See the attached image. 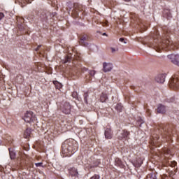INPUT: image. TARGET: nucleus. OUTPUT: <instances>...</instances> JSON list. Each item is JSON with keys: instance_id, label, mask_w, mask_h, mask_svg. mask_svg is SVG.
Segmentation results:
<instances>
[{"instance_id": "obj_1", "label": "nucleus", "mask_w": 179, "mask_h": 179, "mask_svg": "<svg viewBox=\"0 0 179 179\" xmlns=\"http://www.w3.org/2000/svg\"><path fill=\"white\" fill-rule=\"evenodd\" d=\"M156 45H155V50L157 52H162L164 48H168V50H174V45L173 42L169 38H163L160 36L158 31H156L155 36L154 37Z\"/></svg>"}, {"instance_id": "obj_2", "label": "nucleus", "mask_w": 179, "mask_h": 179, "mask_svg": "<svg viewBox=\"0 0 179 179\" xmlns=\"http://www.w3.org/2000/svg\"><path fill=\"white\" fill-rule=\"evenodd\" d=\"M78 43L80 45H82L83 47H87V45H89V42L90 41V36L87 35V34H81L78 36Z\"/></svg>"}, {"instance_id": "obj_3", "label": "nucleus", "mask_w": 179, "mask_h": 179, "mask_svg": "<svg viewBox=\"0 0 179 179\" xmlns=\"http://www.w3.org/2000/svg\"><path fill=\"white\" fill-rule=\"evenodd\" d=\"M23 120L25 121V122L31 124V122H34V121L37 120V117H36V115L33 112L27 111V113L24 114Z\"/></svg>"}, {"instance_id": "obj_4", "label": "nucleus", "mask_w": 179, "mask_h": 179, "mask_svg": "<svg viewBox=\"0 0 179 179\" xmlns=\"http://www.w3.org/2000/svg\"><path fill=\"white\" fill-rule=\"evenodd\" d=\"M169 87L179 89V72H178L173 78L171 79Z\"/></svg>"}, {"instance_id": "obj_5", "label": "nucleus", "mask_w": 179, "mask_h": 179, "mask_svg": "<svg viewBox=\"0 0 179 179\" xmlns=\"http://www.w3.org/2000/svg\"><path fill=\"white\" fill-rule=\"evenodd\" d=\"M82 10H83V6L78 3H75L72 13L73 17H79V12H82Z\"/></svg>"}, {"instance_id": "obj_6", "label": "nucleus", "mask_w": 179, "mask_h": 179, "mask_svg": "<svg viewBox=\"0 0 179 179\" xmlns=\"http://www.w3.org/2000/svg\"><path fill=\"white\" fill-rule=\"evenodd\" d=\"M129 135H131V132H129L127 129H123L122 132L118 135L117 139H119V141H122L123 139H128L129 138Z\"/></svg>"}, {"instance_id": "obj_7", "label": "nucleus", "mask_w": 179, "mask_h": 179, "mask_svg": "<svg viewBox=\"0 0 179 179\" xmlns=\"http://www.w3.org/2000/svg\"><path fill=\"white\" fill-rule=\"evenodd\" d=\"M161 129L164 132V135H171L173 134V129L169 125L162 124L160 126Z\"/></svg>"}, {"instance_id": "obj_8", "label": "nucleus", "mask_w": 179, "mask_h": 179, "mask_svg": "<svg viewBox=\"0 0 179 179\" xmlns=\"http://www.w3.org/2000/svg\"><path fill=\"white\" fill-rule=\"evenodd\" d=\"M71 149H72L71 148V145H69V143H68V141H64L62 144V153H69V152H71Z\"/></svg>"}, {"instance_id": "obj_9", "label": "nucleus", "mask_w": 179, "mask_h": 179, "mask_svg": "<svg viewBox=\"0 0 179 179\" xmlns=\"http://www.w3.org/2000/svg\"><path fill=\"white\" fill-rule=\"evenodd\" d=\"M113 70V64L103 62V72H110Z\"/></svg>"}, {"instance_id": "obj_10", "label": "nucleus", "mask_w": 179, "mask_h": 179, "mask_svg": "<svg viewBox=\"0 0 179 179\" xmlns=\"http://www.w3.org/2000/svg\"><path fill=\"white\" fill-rule=\"evenodd\" d=\"M62 112L64 114H70L71 113V104L69 103L66 102L64 103L62 107Z\"/></svg>"}, {"instance_id": "obj_11", "label": "nucleus", "mask_w": 179, "mask_h": 179, "mask_svg": "<svg viewBox=\"0 0 179 179\" xmlns=\"http://www.w3.org/2000/svg\"><path fill=\"white\" fill-rule=\"evenodd\" d=\"M155 80L157 82V83H164L166 81V74H159L155 78Z\"/></svg>"}, {"instance_id": "obj_12", "label": "nucleus", "mask_w": 179, "mask_h": 179, "mask_svg": "<svg viewBox=\"0 0 179 179\" xmlns=\"http://www.w3.org/2000/svg\"><path fill=\"white\" fill-rule=\"evenodd\" d=\"M105 138L106 139H112L113 138V130L111 128H106L105 130Z\"/></svg>"}, {"instance_id": "obj_13", "label": "nucleus", "mask_w": 179, "mask_h": 179, "mask_svg": "<svg viewBox=\"0 0 179 179\" xmlns=\"http://www.w3.org/2000/svg\"><path fill=\"white\" fill-rule=\"evenodd\" d=\"M163 16L164 17H166V19H171L173 17V15H171V12L170 11V9L169 8H164L163 12Z\"/></svg>"}, {"instance_id": "obj_14", "label": "nucleus", "mask_w": 179, "mask_h": 179, "mask_svg": "<svg viewBox=\"0 0 179 179\" xmlns=\"http://www.w3.org/2000/svg\"><path fill=\"white\" fill-rule=\"evenodd\" d=\"M158 114H166V107L164 105L159 103L157 108Z\"/></svg>"}, {"instance_id": "obj_15", "label": "nucleus", "mask_w": 179, "mask_h": 179, "mask_svg": "<svg viewBox=\"0 0 179 179\" xmlns=\"http://www.w3.org/2000/svg\"><path fill=\"white\" fill-rule=\"evenodd\" d=\"M32 129L30 128H27L26 130L24 131V138L25 139H29V138H31V132Z\"/></svg>"}, {"instance_id": "obj_16", "label": "nucleus", "mask_w": 179, "mask_h": 179, "mask_svg": "<svg viewBox=\"0 0 179 179\" xmlns=\"http://www.w3.org/2000/svg\"><path fill=\"white\" fill-rule=\"evenodd\" d=\"M168 58H169V59H171L172 64H174V65H177V66H179V61L176 59V55H168Z\"/></svg>"}, {"instance_id": "obj_17", "label": "nucleus", "mask_w": 179, "mask_h": 179, "mask_svg": "<svg viewBox=\"0 0 179 179\" xmlns=\"http://www.w3.org/2000/svg\"><path fill=\"white\" fill-rule=\"evenodd\" d=\"M69 174L71 177H78L79 173L78 172V169L76 168L73 167L69 169Z\"/></svg>"}, {"instance_id": "obj_18", "label": "nucleus", "mask_w": 179, "mask_h": 179, "mask_svg": "<svg viewBox=\"0 0 179 179\" xmlns=\"http://www.w3.org/2000/svg\"><path fill=\"white\" fill-rule=\"evenodd\" d=\"M17 2H19L20 5H21L22 8H24L25 5H27V3H31L33 2V0H17Z\"/></svg>"}, {"instance_id": "obj_19", "label": "nucleus", "mask_w": 179, "mask_h": 179, "mask_svg": "<svg viewBox=\"0 0 179 179\" xmlns=\"http://www.w3.org/2000/svg\"><path fill=\"white\" fill-rule=\"evenodd\" d=\"M143 164V160L141 158H138L136 162H134V166L135 167H141Z\"/></svg>"}, {"instance_id": "obj_20", "label": "nucleus", "mask_w": 179, "mask_h": 179, "mask_svg": "<svg viewBox=\"0 0 179 179\" xmlns=\"http://www.w3.org/2000/svg\"><path fill=\"white\" fill-rule=\"evenodd\" d=\"M108 100V96L106 94L102 93L100 96V101L101 103H106V101Z\"/></svg>"}, {"instance_id": "obj_21", "label": "nucleus", "mask_w": 179, "mask_h": 179, "mask_svg": "<svg viewBox=\"0 0 179 179\" xmlns=\"http://www.w3.org/2000/svg\"><path fill=\"white\" fill-rule=\"evenodd\" d=\"M115 166H118V167H124V164H122V161L120 159V158H116L115 161Z\"/></svg>"}, {"instance_id": "obj_22", "label": "nucleus", "mask_w": 179, "mask_h": 179, "mask_svg": "<svg viewBox=\"0 0 179 179\" xmlns=\"http://www.w3.org/2000/svg\"><path fill=\"white\" fill-rule=\"evenodd\" d=\"M122 104L121 103H117L116 106H115V110H116L117 113L122 112Z\"/></svg>"}, {"instance_id": "obj_23", "label": "nucleus", "mask_w": 179, "mask_h": 179, "mask_svg": "<svg viewBox=\"0 0 179 179\" xmlns=\"http://www.w3.org/2000/svg\"><path fill=\"white\" fill-rule=\"evenodd\" d=\"M145 179H157V178L156 177V173H150L147 176Z\"/></svg>"}, {"instance_id": "obj_24", "label": "nucleus", "mask_w": 179, "mask_h": 179, "mask_svg": "<svg viewBox=\"0 0 179 179\" xmlns=\"http://www.w3.org/2000/svg\"><path fill=\"white\" fill-rule=\"evenodd\" d=\"M9 153H10V157L11 160H15L16 157V153L13 151H10V149H9Z\"/></svg>"}, {"instance_id": "obj_25", "label": "nucleus", "mask_w": 179, "mask_h": 179, "mask_svg": "<svg viewBox=\"0 0 179 179\" xmlns=\"http://www.w3.org/2000/svg\"><path fill=\"white\" fill-rule=\"evenodd\" d=\"M56 89H61V87H62V84L59 83L58 81H54L53 82Z\"/></svg>"}, {"instance_id": "obj_26", "label": "nucleus", "mask_w": 179, "mask_h": 179, "mask_svg": "<svg viewBox=\"0 0 179 179\" xmlns=\"http://www.w3.org/2000/svg\"><path fill=\"white\" fill-rule=\"evenodd\" d=\"M87 100H89V92H85L84 94V101L85 103L89 104Z\"/></svg>"}, {"instance_id": "obj_27", "label": "nucleus", "mask_w": 179, "mask_h": 179, "mask_svg": "<svg viewBox=\"0 0 179 179\" xmlns=\"http://www.w3.org/2000/svg\"><path fill=\"white\" fill-rule=\"evenodd\" d=\"M27 28V27H26V25H24V24H18L19 30H21L23 31L26 30Z\"/></svg>"}, {"instance_id": "obj_28", "label": "nucleus", "mask_w": 179, "mask_h": 179, "mask_svg": "<svg viewBox=\"0 0 179 179\" xmlns=\"http://www.w3.org/2000/svg\"><path fill=\"white\" fill-rule=\"evenodd\" d=\"M38 14L41 15V17H45V11L43 10H40Z\"/></svg>"}, {"instance_id": "obj_29", "label": "nucleus", "mask_w": 179, "mask_h": 179, "mask_svg": "<svg viewBox=\"0 0 179 179\" xmlns=\"http://www.w3.org/2000/svg\"><path fill=\"white\" fill-rule=\"evenodd\" d=\"M67 62H71V57L66 56L65 59L64 61V64H66Z\"/></svg>"}, {"instance_id": "obj_30", "label": "nucleus", "mask_w": 179, "mask_h": 179, "mask_svg": "<svg viewBox=\"0 0 179 179\" xmlns=\"http://www.w3.org/2000/svg\"><path fill=\"white\" fill-rule=\"evenodd\" d=\"M89 73L90 75V76H94V75H96V71L91 70V71H90Z\"/></svg>"}, {"instance_id": "obj_31", "label": "nucleus", "mask_w": 179, "mask_h": 179, "mask_svg": "<svg viewBox=\"0 0 179 179\" xmlns=\"http://www.w3.org/2000/svg\"><path fill=\"white\" fill-rule=\"evenodd\" d=\"M72 97L73 98V99H76L77 97H78V92H73V93H72Z\"/></svg>"}, {"instance_id": "obj_32", "label": "nucleus", "mask_w": 179, "mask_h": 179, "mask_svg": "<svg viewBox=\"0 0 179 179\" xmlns=\"http://www.w3.org/2000/svg\"><path fill=\"white\" fill-rule=\"evenodd\" d=\"M35 165L36 166V167H41V166H43V162H38L35 164Z\"/></svg>"}, {"instance_id": "obj_33", "label": "nucleus", "mask_w": 179, "mask_h": 179, "mask_svg": "<svg viewBox=\"0 0 179 179\" xmlns=\"http://www.w3.org/2000/svg\"><path fill=\"white\" fill-rule=\"evenodd\" d=\"M5 17V15H3V13H0V20H2Z\"/></svg>"}, {"instance_id": "obj_34", "label": "nucleus", "mask_w": 179, "mask_h": 179, "mask_svg": "<svg viewBox=\"0 0 179 179\" xmlns=\"http://www.w3.org/2000/svg\"><path fill=\"white\" fill-rule=\"evenodd\" d=\"M176 166H177V162H173L172 163V166H173V167H176Z\"/></svg>"}, {"instance_id": "obj_35", "label": "nucleus", "mask_w": 179, "mask_h": 179, "mask_svg": "<svg viewBox=\"0 0 179 179\" xmlns=\"http://www.w3.org/2000/svg\"><path fill=\"white\" fill-rule=\"evenodd\" d=\"M110 50H111L112 52H115V51H116L115 48H111Z\"/></svg>"}, {"instance_id": "obj_36", "label": "nucleus", "mask_w": 179, "mask_h": 179, "mask_svg": "<svg viewBox=\"0 0 179 179\" xmlns=\"http://www.w3.org/2000/svg\"><path fill=\"white\" fill-rule=\"evenodd\" d=\"M124 38H120L119 39V41H120L121 43L124 42Z\"/></svg>"}, {"instance_id": "obj_37", "label": "nucleus", "mask_w": 179, "mask_h": 179, "mask_svg": "<svg viewBox=\"0 0 179 179\" xmlns=\"http://www.w3.org/2000/svg\"><path fill=\"white\" fill-rule=\"evenodd\" d=\"M41 47V45H38L37 47V48L35 49V51H38V50H40V48Z\"/></svg>"}, {"instance_id": "obj_38", "label": "nucleus", "mask_w": 179, "mask_h": 179, "mask_svg": "<svg viewBox=\"0 0 179 179\" xmlns=\"http://www.w3.org/2000/svg\"><path fill=\"white\" fill-rule=\"evenodd\" d=\"M125 2H129L131 0H124Z\"/></svg>"}, {"instance_id": "obj_39", "label": "nucleus", "mask_w": 179, "mask_h": 179, "mask_svg": "<svg viewBox=\"0 0 179 179\" xmlns=\"http://www.w3.org/2000/svg\"><path fill=\"white\" fill-rule=\"evenodd\" d=\"M102 36H107V34H106V33H103V34H102Z\"/></svg>"}, {"instance_id": "obj_40", "label": "nucleus", "mask_w": 179, "mask_h": 179, "mask_svg": "<svg viewBox=\"0 0 179 179\" xmlns=\"http://www.w3.org/2000/svg\"><path fill=\"white\" fill-rule=\"evenodd\" d=\"M124 44H127V42L126 41H124Z\"/></svg>"}, {"instance_id": "obj_41", "label": "nucleus", "mask_w": 179, "mask_h": 179, "mask_svg": "<svg viewBox=\"0 0 179 179\" xmlns=\"http://www.w3.org/2000/svg\"><path fill=\"white\" fill-rule=\"evenodd\" d=\"M0 145H1V141H0Z\"/></svg>"}]
</instances>
